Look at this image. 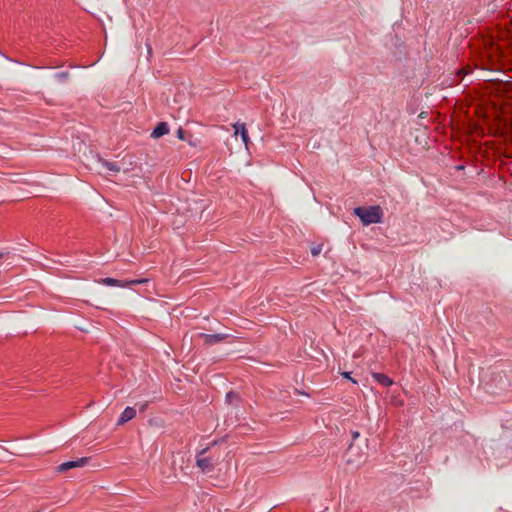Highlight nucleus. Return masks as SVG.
<instances>
[{
    "mask_svg": "<svg viewBox=\"0 0 512 512\" xmlns=\"http://www.w3.org/2000/svg\"><path fill=\"white\" fill-rule=\"evenodd\" d=\"M233 128H234V135L235 136L239 135L241 137L242 142L247 146L248 143L250 142V137L248 134V130L246 128V124L236 122L235 124H233Z\"/></svg>",
    "mask_w": 512,
    "mask_h": 512,
    "instance_id": "obj_9",
    "label": "nucleus"
},
{
    "mask_svg": "<svg viewBox=\"0 0 512 512\" xmlns=\"http://www.w3.org/2000/svg\"><path fill=\"white\" fill-rule=\"evenodd\" d=\"M343 376H344L345 378H347V379H349V380L353 381L354 383H356V381L350 377V373L345 372V373H343Z\"/></svg>",
    "mask_w": 512,
    "mask_h": 512,
    "instance_id": "obj_16",
    "label": "nucleus"
},
{
    "mask_svg": "<svg viewBox=\"0 0 512 512\" xmlns=\"http://www.w3.org/2000/svg\"><path fill=\"white\" fill-rule=\"evenodd\" d=\"M176 136L179 140L186 141L191 147L194 148H197L201 143L200 139L194 137L192 133L183 129L182 127L178 128V130L176 131Z\"/></svg>",
    "mask_w": 512,
    "mask_h": 512,
    "instance_id": "obj_7",
    "label": "nucleus"
},
{
    "mask_svg": "<svg viewBox=\"0 0 512 512\" xmlns=\"http://www.w3.org/2000/svg\"><path fill=\"white\" fill-rule=\"evenodd\" d=\"M353 212L365 226L382 221L383 212L379 206L356 207Z\"/></svg>",
    "mask_w": 512,
    "mask_h": 512,
    "instance_id": "obj_1",
    "label": "nucleus"
},
{
    "mask_svg": "<svg viewBox=\"0 0 512 512\" xmlns=\"http://www.w3.org/2000/svg\"><path fill=\"white\" fill-rule=\"evenodd\" d=\"M99 162L104 166L106 167L109 171H112V172H119L120 171V166L117 164V162H110L106 159H103L101 157H99Z\"/></svg>",
    "mask_w": 512,
    "mask_h": 512,
    "instance_id": "obj_13",
    "label": "nucleus"
},
{
    "mask_svg": "<svg viewBox=\"0 0 512 512\" xmlns=\"http://www.w3.org/2000/svg\"><path fill=\"white\" fill-rule=\"evenodd\" d=\"M90 460H91L90 457H81V458H78L77 460L66 461V462L61 463L57 467V471L60 473H64L73 468L83 467V466L87 465Z\"/></svg>",
    "mask_w": 512,
    "mask_h": 512,
    "instance_id": "obj_5",
    "label": "nucleus"
},
{
    "mask_svg": "<svg viewBox=\"0 0 512 512\" xmlns=\"http://www.w3.org/2000/svg\"><path fill=\"white\" fill-rule=\"evenodd\" d=\"M365 454L361 448L354 443H351L347 450V462L355 465H359L363 462Z\"/></svg>",
    "mask_w": 512,
    "mask_h": 512,
    "instance_id": "obj_4",
    "label": "nucleus"
},
{
    "mask_svg": "<svg viewBox=\"0 0 512 512\" xmlns=\"http://www.w3.org/2000/svg\"><path fill=\"white\" fill-rule=\"evenodd\" d=\"M225 401L230 405L238 406L241 402V397L238 392L231 390L226 393Z\"/></svg>",
    "mask_w": 512,
    "mask_h": 512,
    "instance_id": "obj_11",
    "label": "nucleus"
},
{
    "mask_svg": "<svg viewBox=\"0 0 512 512\" xmlns=\"http://www.w3.org/2000/svg\"><path fill=\"white\" fill-rule=\"evenodd\" d=\"M148 279L146 278H140V279H133V280H120L113 277H105L101 278L99 280V283L109 286V287H120V288H127L132 287L135 285L146 283Z\"/></svg>",
    "mask_w": 512,
    "mask_h": 512,
    "instance_id": "obj_2",
    "label": "nucleus"
},
{
    "mask_svg": "<svg viewBox=\"0 0 512 512\" xmlns=\"http://www.w3.org/2000/svg\"><path fill=\"white\" fill-rule=\"evenodd\" d=\"M54 77L60 82H65L69 78V72L68 71H60V72L55 73Z\"/></svg>",
    "mask_w": 512,
    "mask_h": 512,
    "instance_id": "obj_14",
    "label": "nucleus"
},
{
    "mask_svg": "<svg viewBox=\"0 0 512 512\" xmlns=\"http://www.w3.org/2000/svg\"><path fill=\"white\" fill-rule=\"evenodd\" d=\"M230 335L224 334V333H216V334H207V333H199L198 338L202 339L205 345L212 346L217 343H220L227 338H229Z\"/></svg>",
    "mask_w": 512,
    "mask_h": 512,
    "instance_id": "obj_6",
    "label": "nucleus"
},
{
    "mask_svg": "<svg viewBox=\"0 0 512 512\" xmlns=\"http://www.w3.org/2000/svg\"><path fill=\"white\" fill-rule=\"evenodd\" d=\"M360 436V433L355 431L352 433L353 441H355Z\"/></svg>",
    "mask_w": 512,
    "mask_h": 512,
    "instance_id": "obj_17",
    "label": "nucleus"
},
{
    "mask_svg": "<svg viewBox=\"0 0 512 512\" xmlns=\"http://www.w3.org/2000/svg\"><path fill=\"white\" fill-rule=\"evenodd\" d=\"M322 251V245H316L314 247H312L311 249V253L313 256H317L321 253Z\"/></svg>",
    "mask_w": 512,
    "mask_h": 512,
    "instance_id": "obj_15",
    "label": "nucleus"
},
{
    "mask_svg": "<svg viewBox=\"0 0 512 512\" xmlns=\"http://www.w3.org/2000/svg\"><path fill=\"white\" fill-rule=\"evenodd\" d=\"M147 407V404H143L141 407H140V412H143Z\"/></svg>",
    "mask_w": 512,
    "mask_h": 512,
    "instance_id": "obj_18",
    "label": "nucleus"
},
{
    "mask_svg": "<svg viewBox=\"0 0 512 512\" xmlns=\"http://www.w3.org/2000/svg\"><path fill=\"white\" fill-rule=\"evenodd\" d=\"M33 512H43L42 510H37V511H33Z\"/></svg>",
    "mask_w": 512,
    "mask_h": 512,
    "instance_id": "obj_21",
    "label": "nucleus"
},
{
    "mask_svg": "<svg viewBox=\"0 0 512 512\" xmlns=\"http://www.w3.org/2000/svg\"><path fill=\"white\" fill-rule=\"evenodd\" d=\"M170 132L169 124L166 121L158 122L153 128L150 137L153 139H159Z\"/></svg>",
    "mask_w": 512,
    "mask_h": 512,
    "instance_id": "obj_8",
    "label": "nucleus"
},
{
    "mask_svg": "<svg viewBox=\"0 0 512 512\" xmlns=\"http://www.w3.org/2000/svg\"><path fill=\"white\" fill-rule=\"evenodd\" d=\"M136 416V410L134 407H126L123 412L120 414L116 425L121 426L127 423L128 421L132 420Z\"/></svg>",
    "mask_w": 512,
    "mask_h": 512,
    "instance_id": "obj_10",
    "label": "nucleus"
},
{
    "mask_svg": "<svg viewBox=\"0 0 512 512\" xmlns=\"http://www.w3.org/2000/svg\"><path fill=\"white\" fill-rule=\"evenodd\" d=\"M372 377L384 387H388L393 383V381L387 375L382 373H372Z\"/></svg>",
    "mask_w": 512,
    "mask_h": 512,
    "instance_id": "obj_12",
    "label": "nucleus"
},
{
    "mask_svg": "<svg viewBox=\"0 0 512 512\" xmlns=\"http://www.w3.org/2000/svg\"><path fill=\"white\" fill-rule=\"evenodd\" d=\"M0 54H1V55H3L4 57L8 58L5 54H3V53H1V52H0Z\"/></svg>",
    "mask_w": 512,
    "mask_h": 512,
    "instance_id": "obj_20",
    "label": "nucleus"
},
{
    "mask_svg": "<svg viewBox=\"0 0 512 512\" xmlns=\"http://www.w3.org/2000/svg\"><path fill=\"white\" fill-rule=\"evenodd\" d=\"M207 451L208 448L202 449L196 457V466L200 468V470L203 473H210L214 470L212 458L209 456L202 457V455L205 454Z\"/></svg>",
    "mask_w": 512,
    "mask_h": 512,
    "instance_id": "obj_3",
    "label": "nucleus"
},
{
    "mask_svg": "<svg viewBox=\"0 0 512 512\" xmlns=\"http://www.w3.org/2000/svg\"><path fill=\"white\" fill-rule=\"evenodd\" d=\"M4 256V253L0 252V259H2Z\"/></svg>",
    "mask_w": 512,
    "mask_h": 512,
    "instance_id": "obj_19",
    "label": "nucleus"
}]
</instances>
